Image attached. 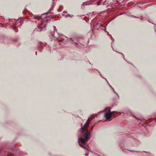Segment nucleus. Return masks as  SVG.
<instances>
[{
    "mask_svg": "<svg viewBox=\"0 0 156 156\" xmlns=\"http://www.w3.org/2000/svg\"><path fill=\"white\" fill-rule=\"evenodd\" d=\"M38 27L39 28H40V27Z\"/></svg>",
    "mask_w": 156,
    "mask_h": 156,
    "instance_id": "obj_6",
    "label": "nucleus"
},
{
    "mask_svg": "<svg viewBox=\"0 0 156 156\" xmlns=\"http://www.w3.org/2000/svg\"><path fill=\"white\" fill-rule=\"evenodd\" d=\"M105 110L106 112L105 114V117L107 120L110 119L113 116V114L115 112H111L110 108L109 107L106 108Z\"/></svg>",
    "mask_w": 156,
    "mask_h": 156,
    "instance_id": "obj_1",
    "label": "nucleus"
},
{
    "mask_svg": "<svg viewBox=\"0 0 156 156\" xmlns=\"http://www.w3.org/2000/svg\"><path fill=\"white\" fill-rule=\"evenodd\" d=\"M41 29L39 31H41Z\"/></svg>",
    "mask_w": 156,
    "mask_h": 156,
    "instance_id": "obj_7",
    "label": "nucleus"
},
{
    "mask_svg": "<svg viewBox=\"0 0 156 156\" xmlns=\"http://www.w3.org/2000/svg\"><path fill=\"white\" fill-rule=\"evenodd\" d=\"M42 23H41V25H42Z\"/></svg>",
    "mask_w": 156,
    "mask_h": 156,
    "instance_id": "obj_8",
    "label": "nucleus"
},
{
    "mask_svg": "<svg viewBox=\"0 0 156 156\" xmlns=\"http://www.w3.org/2000/svg\"><path fill=\"white\" fill-rule=\"evenodd\" d=\"M85 138H80L79 139V141L80 140L81 143L83 144H85L87 141L90 138L91 134L90 132H88L84 134Z\"/></svg>",
    "mask_w": 156,
    "mask_h": 156,
    "instance_id": "obj_2",
    "label": "nucleus"
},
{
    "mask_svg": "<svg viewBox=\"0 0 156 156\" xmlns=\"http://www.w3.org/2000/svg\"><path fill=\"white\" fill-rule=\"evenodd\" d=\"M83 144V143H82V144H80V147L83 148H84V149H86V148H85V147H84V144Z\"/></svg>",
    "mask_w": 156,
    "mask_h": 156,
    "instance_id": "obj_4",
    "label": "nucleus"
},
{
    "mask_svg": "<svg viewBox=\"0 0 156 156\" xmlns=\"http://www.w3.org/2000/svg\"><path fill=\"white\" fill-rule=\"evenodd\" d=\"M74 43V44H77V43H76V42H75Z\"/></svg>",
    "mask_w": 156,
    "mask_h": 156,
    "instance_id": "obj_5",
    "label": "nucleus"
},
{
    "mask_svg": "<svg viewBox=\"0 0 156 156\" xmlns=\"http://www.w3.org/2000/svg\"><path fill=\"white\" fill-rule=\"evenodd\" d=\"M43 27H41V29H42Z\"/></svg>",
    "mask_w": 156,
    "mask_h": 156,
    "instance_id": "obj_9",
    "label": "nucleus"
},
{
    "mask_svg": "<svg viewBox=\"0 0 156 156\" xmlns=\"http://www.w3.org/2000/svg\"><path fill=\"white\" fill-rule=\"evenodd\" d=\"M94 117H90L88 119L83 127L80 129L81 133H82L86 131L87 130V128L89 125L90 122Z\"/></svg>",
    "mask_w": 156,
    "mask_h": 156,
    "instance_id": "obj_3",
    "label": "nucleus"
}]
</instances>
